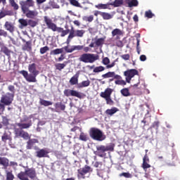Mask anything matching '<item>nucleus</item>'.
<instances>
[{"mask_svg":"<svg viewBox=\"0 0 180 180\" xmlns=\"http://www.w3.org/2000/svg\"><path fill=\"white\" fill-rule=\"evenodd\" d=\"M15 125L19 128H14L15 136L17 139L21 138L24 140H29L27 142V150H32L34 144L39 143V140L36 139H30L29 132L25 131V129H30V127H32L33 125L32 120H30L29 117L25 116L20 120V122L16 123Z\"/></svg>","mask_w":180,"mask_h":180,"instance_id":"obj_1","label":"nucleus"},{"mask_svg":"<svg viewBox=\"0 0 180 180\" xmlns=\"http://www.w3.org/2000/svg\"><path fill=\"white\" fill-rule=\"evenodd\" d=\"M28 71L30 74L26 70L20 71V74L24 77L27 82H37L36 77L40 73V72L37 70V65H36V63L30 64L28 65Z\"/></svg>","mask_w":180,"mask_h":180,"instance_id":"obj_2","label":"nucleus"},{"mask_svg":"<svg viewBox=\"0 0 180 180\" xmlns=\"http://www.w3.org/2000/svg\"><path fill=\"white\" fill-rule=\"evenodd\" d=\"M44 20L48 29H50L52 30V32H58V33H61V37H65V36H67V34L71 32L70 30H64L63 27H57V25L53 22V20H51V19L49 18L47 16L44 17Z\"/></svg>","mask_w":180,"mask_h":180,"instance_id":"obj_3","label":"nucleus"},{"mask_svg":"<svg viewBox=\"0 0 180 180\" xmlns=\"http://www.w3.org/2000/svg\"><path fill=\"white\" fill-rule=\"evenodd\" d=\"M8 91L11 93L7 92L6 94L1 97L0 102L5 106H10L13 102V98H15V93L16 92V89L15 86L11 84L8 86Z\"/></svg>","mask_w":180,"mask_h":180,"instance_id":"obj_4","label":"nucleus"},{"mask_svg":"<svg viewBox=\"0 0 180 180\" xmlns=\"http://www.w3.org/2000/svg\"><path fill=\"white\" fill-rule=\"evenodd\" d=\"M17 176L20 180H30L29 178L32 180L38 179L37 174L34 168H28L25 169V172H20Z\"/></svg>","mask_w":180,"mask_h":180,"instance_id":"obj_5","label":"nucleus"},{"mask_svg":"<svg viewBox=\"0 0 180 180\" xmlns=\"http://www.w3.org/2000/svg\"><path fill=\"white\" fill-rule=\"evenodd\" d=\"M89 134L91 139L96 140V141H103V140H106V135L103 134L102 130L98 128H91Z\"/></svg>","mask_w":180,"mask_h":180,"instance_id":"obj_6","label":"nucleus"},{"mask_svg":"<svg viewBox=\"0 0 180 180\" xmlns=\"http://www.w3.org/2000/svg\"><path fill=\"white\" fill-rule=\"evenodd\" d=\"M102 78L106 79V78H114L115 79V85H122L124 86L126 85L127 82L126 81L123 80V78L122 76L117 75L115 72H108L105 74H103L101 75Z\"/></svg>","mask_w":180,"mask_h":180,"instance_id":"obj_7","label":"nucleus"},{"mask_svg":"<svg viewBox=\"0 0 180 180\" xmlns=\"http://www.w3.org/2000/svg\"><path fill=\"white\" fill-rule=\"evenodd\" d=\"M84 34H85V30H74V27H71L70 32L68 37L66 40V43L70 44L71 43V40L74 39V37H84Z\"/></svg>","mask_w":180,"mask_h":180,"instance_id":"obj_8","label":"nucleus"},{"mask_svg":"<svg viewBox=\"0 0 180 180\" xmlns=\"http://www.w3.org/2000/svg\"><path fill=\"white\" fill-rule=\"evenodd\" d=\"M79 61L82 63H95L98 60V56H96L94 53H83L79 58Z\"/></svg>","mask_w":180,"mask_h":180,"instance_id":"obj_9","label":"nucleus"},{"mask_svg":"<svg viewBox=\"0 0 180 180\" xmlns=\"http://www.w3.org/2000/svg\"><path fill=\"white\" fill-rule=\"evenodd\" d=\"M89 172H94V169L87 165H84L82 168L77 169L78 179H85V175L89 174Z\"/></svg>","mask_w":180,"mask_h":180,"instance_id":"obj_10","label":"nucleus"},{"mask_svg":"<svg viewBox=\"0 0 180 180\" xmlns=\"http://www.w3.org/2000/svg\"><path fill=\"white\" fill-rule=\"evenodd\" d=\"M112 93L113 90L112 89L107 88L100 94V96L106 101L107 105H113V100L110 98Z\"/></svg>","mask_w":180,"mask_h":180,"instance_id":"obj_11","label":"nucleus"},{"mask_svg":"<svg viewBox=\"0 0 180 180\" xmlns=\"http://www.w3.org/2000/svg\"><path fill=\"white\" fill-rule=\"evenodd\" d=\"M65 96H75L79 99H84L85 98V95L83 93L77 91L75 90L72 89H65L63 91Z\"/></svg>","mask_w":180,"mask_h":180,"instance_id":"obj_12","label":"nucleus"},{"mask_svg":"<svg viewBox=\"0 0 180 180\" xmlns=\"http://www.w3.org/2000/svg\"><path fill=\"white\" fill-rule=\"evenodd\" d=\"M141 168L143 169L145 172H146V174L150 173V171H148V169L151 168V165H150V158H148V155H147V153L145 154V155L143 158Z\"/></svg>","mask_w":180,"mask_h":180,"instance_id":"obj_13","label":"nucleus"},{"mask_svg":"<svg viewBox=\"0 0 180 180\" xmlns=\"http://www.w3.org/2000/svg\"><path fill=\"white\" fill-rule=\"evenodd\" d=\"M22 12H26L32 6H34V1L33 0H26L20 1Z\"/></svg>","mask_w":180,"mask_h":180,"instance_id":"obj_14","label":"nucleus"},{"mask_svg":"<svg viewBox=\"0 0 180 180\" xmlns=\"http://www.w3.org/2000/svg\"><path fill=\"white\" fill-rule=\"evenodd\" d=\"M96 151L94 152V154L96 155H98V157H101V158H103V157H106V148L103 145H101L98 146H96Z\"/></svg>","mask_w":180,"mask_h":180,"instance_id":"obj_15","label":"nucleus"},{"mask_svg":"<svg viewBox=\"0 0 180 180\" xmlns=\"http://www.w3.org/2000/svg\"><path fill=\"white\" fill-rule=\"evenodd\" d=\"M22 13H24L28 19H36L39 15V13L36 10H26L25 12H22Z\"/></svg>","mask_w":180,"mask_h":180,"instance_id":"obj_16","label":"nucleus"},{"mask_svg":"<svg viewBox=\"0 0 180 180\" xmlns=\"http://www.w3.org/2000/svg\"><path fill=\"white\" fill-rule=\"evenodd\" d=\"M4 27L9 33L13 34L15 32V25L12 22L6 21Z\"/></svg>","mask_w":180,"mask_h":180,"instance_id":"obj_17","label":"nucleus"},{"mask_svg":"<svg viewBox=\"0 0 180 180\" xmlns=\"http://www.w3.org/2000/svg\"><path fill=\"white\" fill-rule=\"evenodd\" d=\"M124 77L133 78L134 75H139V71L136 69L128 70L124 72Z\"/></svg>","mask_w":180,"mask_h":180,"instance_id":"obj_18","label":"nucleus"},{"mask_svg":"<svg viewBox=\"0 0 180 180\" xmlns=\"http://www.w3.org/2000/svg\"><path fill=\"white\" fill-rule=\"evenodd\" d=\"M22 41L23 43H25V44H24L22 46V50L23 51H32V41H26L25 39H22Z\"/></svg>","mask_w":180,"mask_h":180,"instance_id":"obj_19","label":"nucleus"},{"mask_svg":"<svg viewBox=\"0 0 180 180\" xmlns=\"http://www.w3.org/2000/svg\"><path fill=\"white\" fill-rule=\"evenodd\" d=\"M36 157H37V158H44L47 157L49 152L46 149H40L36 152Z\"/></svg>","mask_w":180,"mask_h":180,"instance_id":"obj_20","label":"nucleus"},{"mask_svg":"<svg viewBox=\"0 0 180 180\" xmlns=\"http://www.w3.org/2000/svg\"><path fill=\"white\" fill-rule=\"evenodd\" d=\"M1 53H3L5 56L10 58L11 54H12V51H11V49H9L6 46L3 45L1 46Z\"/></svg>","mask_w":180,"mask_h":180,"instance_id":"obj_21","label":"nucleus"},{"mask_svg":"<svg viewBox=\"0 0 180 180\" xmlns=\"http://www.w3.org/2000/svg\"><path fill=\"white\" fill-rule=\"evenodd\" d=\"M0 165H2L4 169H7L9 167V159L0 157Z\"/></svg>","mask_w":180,"mask_h":180,"instance_id":"obj_22","label":"nucleus"},{"mask_svg":"<svg viewBox=\"0 0 180 180\" xmlns=\"http://www.w3.org/2000/svg\"><path fill=\"white\" fill-rule=\"evenodd\" d=\"M78 78H79V72H77L73 77H71L69 81L70 85L78 84Z\"/></svg>","mask_w":180,"mask_h":180,"instance_id":"obj_23","label":"nucleus"},{"mask_svg":"<svg viewBox=\"0 0 180 180\" xmlns=\"http://www.w3.org/2000/svg\"><path fill=\"white\" fill-rule=\"evenodd\" d=\"M13 12L11 11L8 10H1L0 11V20L1 19H4L6 16H12Z\"/></svg>","mask_w":180,"mask_h":180,"instance_id":"obj_24","label":"nucleus"},{"mask_svg":"<svg viewBox=\"0 0 180 180\" xmlns=\"http://www.w3.org/2000/svg\"><path fill=\"white\" fill-rule=\"evenodd\" d=\"M111 33H112V37H115V36H117L116 37L117 40H119V39H120V37L118 36H122L123 34V32H122V30L119 28L114 29Z\"/></svg>","mask_w":180,"mask_h":180,"instance_id":"obj_25","label":"nucleus"},{"mask_svg":"<svg viewBox=\"0 0 180 180\" xmlns=\"http://www.w3.org/2000/svg\"><path fill=\"white\" fill-rule=\"evenodd\" d=\"M94 167L97 168L96 169L97 172H101L104 169L103 163L102 162H98V161L95 162L94 165Z\"/></svg>","mask_w":180,"mask_h":180,"instance_id":"obj_26","label":"nucleus"},{"mask_svg":"<svg viewBox=\"0 0 180 180\" xmlns=\"http://www.w3.org/2000/svg\"><path fill=\"white\" fill-rule=\"evenodd\" d=\"M106 39V37L98 38L95 41V47H102L103 44H105V39Z\"/></svg>","mask_w":180,"mask_h":180,"instance_id":"obj_27","label":"nucleus"},{"mask_svg":"<svg viewBox=\"0 0 180 180\" xmlns=\"http://www.w3.org/2000/svg\"><path fill=\"white\" fill-rule=\"evenodd\" d=\"M55 112H58L59 109L60 110H65V105L63 104V103L59 102V103H56L55 105Z\"/></svg>","mask_w":180,"mask_h":180,"instance_id":"obj_28","label":"nucleus"},{"mask_svg":"<svg viewBox=\"0 0 180 180\" xmlns=\"http://www.w3.org/2000/svg\"><path fill=\"white\" fill-rule=\"evenodd\" d=\"M59 9L60 8V6H58V4H57V3H56L53 1H50L49 2V6L46 7V9Z\"/></svg>","mask_w":180,"mask_h":180,"instance_id":"obj_29","label":"nucleus"},{"mask_svg":"<svg viewBox=\"0 0 180 180\" xmlns=\"http://www.w3.org/2000/svg\"><path fill=\"white\" fill-rule=\"evenodd\" d=\"M117 112H119V109L116 107L105 110V113L108 116H113V115H115V113H116Z\"/></svg>","mask_w":180,"mask_h":180,"instance_id":"obj_30","label":"nucleus"},{"mask_svg":"<svg viewBox=\"0 0 180 180\" xmlns=\"http://www.w3.org/2000/svg\"><path fill=\"white\" fill-rule=\"evenodd\" d=\"M126 2L129 8L139 6V1L137 0H126Z\"/></svg>","mask_w":180,"mask_h":180,"instance_id":"obj_31","label":"nucleus"},{"mask_svg":"<svg viewBox=\"0 0 180 180\" xmlns=\"http://www.w3.org/2000/svg\"><path fill=\"white\" fill-rule=\"evenodd\" d=\"M63 51H64V48L56 49L51 51L50 54L51 56H57L58 54H62Z\"/></svg>","mask_w":180,"mask_h":180,"instance_id":"obj_32","label":"nucleus"},{"mask_svg":"<svg viewBox=\"0 0 180 180\" xmlns=\"http://www.w3.org/2000/svg\"><path fill=\"white\" fill-rule=\"evenodd\" d=\"M18 23H20V29H23V27H26V26L28 25V21H27L26 20L23 19V18H20L18 20Z\"/></svg>","mask_w":180,"mask_h":180,"instance_id":"obj_33","label":"nucleus"},{"mask_svg":"<svg viewBox=\"0 0 180 180\" xmlns=\"http://www.w3.org/2000/svg\"><path fill=\"white\" fill-rule=\"evenodd\" d=\"M121 92V95H122V96H131V94H130V91L129 90V88H124L120 90Z\"/></svg>","mask_w":180,"mask_h":180,"instance_id":"obj_34","label":"nucleus"},{"mask_svg":"<svg viewBox=\"0 0 180 180\" xmlns=\"http://www.w3.org/2000/svg\"><path fill=\"white\" fill-rule=\"evenodd\" d=\"M100 15L102 16L104 20H109V19H112V18H113V15H112L109 13L103 12V13H100Z\"/></svg>","mask_w":180,"mask_h":180,"instance_id":"obj_35","label":"nucleus"},{"mask_svg":"<svg viewBox=\"0 0 180 180\" xmlns=\"http://www.w3.org/2000/svg\"><path fill=\"white\" fill-rule=\"evenodd\" d=\"M39 104L41 105L42 106H51V105H53V102L40 98Z\"/></svg>","mask_w":180,"mask_h":180,"instance_id":"obj_36","label":"nucleus"},{"mask_svg":"<svg viewBox=\"0 0 180 180\" xmlns=\"http://www.w3.org/2000/svg\"><path fill=\"white\" fill-rule=\"evenodd\" d=\"M66 65H67V62H65L63 63L55 64L56 69L58 70V71H62V70H64V68H65Z\"/></svg>","mask_w":180,"mask_h":180,"instance_id":"obj_37","label":"nucleus"},{"mask_svg":"<svg viewBox=\"0 0 180 180\" xmlns=\"http://www.w3.org/2000/svg\"><path fill=\"white\" fill-rule=\"evenodd\" d=\"M91 85V81L86 80L82 82L80 84H78V88H86V86H89Z\"/></svg>","mask_w":180,"mask_h":180,"instance_id":"obj_38","label":"nucleus"},{"mask_svg":"<svg viewBox=\"0 0 180 180\" xmlns=\"http://www.w3.org/2000/svg\"><path fill=\"white\" fill-rule=\"evenodd\" d=\"M8 2L14 11H18V9H19V5L16 1H15V0H8Z\"/></svg>","mask_w":180,"mask_h":180,"instance_id":"obj_39","label":"nucleus"},{"mask_svg":"<svg viewBox=\"0 0 180 180\" xmlns=\"http://www.w3.org/2000/svg\"><path fill=\"white\" fill-rule=\"evenodd\" d=\"M7 140H12V138L11 137V135L8 134L7 133H4L1 136V141L4 143H6Z\"/></svg>","mask_w":180,"mask_h":180,"instance_id":"obj_40","label":"nucleus"},{"mask_svg":"<svg viewBox=\"0 0 180 180\" xmlns=\"http://www.w3.org/2000/svg\"><path fill=\"white\" fill-rule=\"evenodd\" d=\"M79 139L82 141H88V135L84 132H82L79 135Z\"/></svg>","mask_w":180,"mask_h":180,"instance_id":"obj_41","label":"nucleus"},{"mask_svg":"<svg viewBox=\"0 0 180 180\" xmlns=\"http://www.w3.org/2000/svg\"><path fill=\"white\" fill-rule=\"evenodd\" d=\"M1 119H2L1 124H3L4 126H9V119H8V117L2 116Z\"/></svg>","mask_w":180,"mask_h":180,"instance_id":"obj_42","label":"nucleus"},{"mask_svg":"<svg viewBox=\"0 0 180 180\" xmlns=\"http://www.w3.org/2000/svg\"><path fill=\"white\" fill-rule=\"evenodd\" d=\"M105 70V67L103 66H97L94 68L93 72L98 73V72H102Z\"/></svg>","mask_w":180,"mask_h":180,"instance_id":"obj_43","label":"nucleus"},{"mask_svg":"<svg viewBox=\"0 0 180 180\" xmlns=\"http://www.w3.org/2000/svg\"><path fill=\"white\" fill-rule=\"evenodd\" d=\"M113 6L117 8L121 5H123V0H115V1L112 4Z\"/></svg>","mask_w":180,"mask_h":180,"instance_id":"obj_44","label":"nucleus"},{"mask_svg":"<svg viewBox=\"0 0 180 180\" xmlns=\"http://www.w3.org/2000/svg\"><path fill=\"white\" fill-rule=\"evenodd\" d=\"M158 127H160V121H155L150 126V129H155L158 131Z\"/></svg>","mask_w":180,"mask_h":180,"instance_id":"obj_45","label":"nucleus"},{"mask_svg":"<svg viewBox=\"0 0 180 180\" xmlns=\"http://www.w3.org/2000/svg\"><path fill=\"white\" fill-rule=\"evenodd\" d=\"M15 179V176L12 172H6V180H13Z\"/></svg>","mask_w":180,"mask_h":180,"instance_id":"obj_46","label":"nucleus"},{"mask_svg":"<svg viewBox=\"0 0 180 180\" xmlns=\"http://www.w3.org/2000/svg\"><path fill=\"white\" fill-rule=\"evenodd\" d=\"M50 50V48H49V46H45L44 47L40 48L39 52L40 54H46V53H47V51H49Z\"/></svg>","mask_w":180,"mask_h":180,"instance_id":"obj_47","label":"nucleus"},{"mask_svg":"<svg viewBox=\"0 0 180 180\" xmlns=\"http://www.w3.org/2000/svg\"><path fill=\"white\" fill-rule=\"evenodd\" d=\"M106 151H115V143H110V145L105 146Z\"/></svg>","mask_w":180,"mask_h":180,"instance_id":"obj_48","label":"nucleus"},{"mask_svg":"<svg viewBox=\"0 0 180 180\" xmlns=\"http://www.w3.org/2000/svg\"><path fill=\"white\" fill-rule=\"evenodd\" d=\"M28 25L31 27H36V26H37V21L28 20Z\"/></svg>","mask_w":180,"mask_h":180,"instance_id":"obj_49","label":"nucleus"},{"mask_svg":"<svg viewBox=\"0 0 180 180\" xmlns=\"http://www.w3.org/2000/svg\"><path fill=\"white\" fill-rule=\"evenodd\" d=\"M120 176H124V178H132L133 175L129 172H122L120 174Z\"/></svg>","mask_w":180,"mask_h":180,"instance_id":"obj_50","label":"nucleus"},{"mask_svg":"<svg viewBox=\"0 0 180 180\" xmlns=\"http://www.w3.org/2000/svg\"><path fill=\"white\" fill-rule=\"evenodd\" d=\"M95 8H97V9H107L108 8V5L98 4L95 6Z\"/></svg>","mask_w":180,"mask_h":180,"instance_id":"obj_51","label":"nucleus"},{"mask_svg":"<svg viewBox=\"0 0 180 180\" xmlns=\"http://www.w3.org/2000/svg\"><path fill=\"white\" fill-rule=\"evenodd\" d=\"M83 20H85V22H92L94 20V15H89L83 17Z\"/></svg>","mask_w":180,"mask_h":180,"instance_id":"obj_52","label":"nucleus"},{"mask_svg":"<svg viewBox=\"0 0 180 180\" xmlns=\"http://www.w3.org/2000/svg\"><path fill=\"white\" fill-rule=\"evenodd\" d=\"M145 16L146 18H148V19H151V18L154 16V14L153 13V12H151L150 10H149L145 12Z\"/></svg>","mask_w":180,"mask_h":180,"instance_id":"obj_53","label":"nucleus"},{"mask_svg":"<svg viewBox=\"0 0 180 180\" xmlns=\"http://www.w3.org/2000/svg\"><path fill=\"white\" fill-rule=\"evenodd\" d=\"M102 63L104 65H106V67L108 65V64H110V60L109 58L105 57L103 58Z\"/></svg>","mask_w":180,"mask_h":180,"instance_id":"obj_54","label":"nucleus"},{"mask_svg":"<svg viewBox=\"0 0 180 180\" xmlns=\"http://www.w3.org/2000/svg\"><path fill=\"white\" fill-rule=\"evenodd\" d=\"M64 50L66 53H72L74 51V46H72L71 48L68 47V46H66L63 47Z\"/></svg>","mask_w":180,"mask_h":180,"instance_id":"obj_55","label":"nucleus"},{"mask_svg":"<svg viewBox=\"0 0 180 180\" xmlns=\"http://www.w3.org/2000/svg\"><path fill=\"white\" fill-rule=\"evenodd\" d=\"M0 37H8V32L5 30L0 29Z\"/></svg>","mask_w":180,"mask_h":180,"instance_id":"obj_56","label":"nucleus"},{"mask_svg":"<svg viewBox=\"0 0 180 180\" xmlns=\"http://www.w3.org/2000/svg\"><path fill=\"white\" fill-rule=\"evenodd\" d=\"M70 3L73 6H79V3L77 0H70Z\"/></svg>","mask_w":180,"mask_h":180,"instance_id":"obj_57","label":"nucleus"},{"mask_svg":"<svg viewBox=\"0 0 180 180\" xmlns=\"http://www.w3.org/2000/svg\"><path fill=\"white\" fill-rule=\"evenodd\" d=\"M121 58H122V60H124L125 61H127L128 60H130V55L129 53L122 55Z\"/></svg>","mask_w":180,"mask_h":180,"instance_id":"obj_58","label":"nucleus"},{"mask_svg":"<svg viewBox=\"0 0 180 180\" xmlns=\"http://www.w3.org/2000/svg\"><path fill=\"white\" fill-rule=\"evenodd\" d=\"M136 51L138 54H140V39H136Z\"/></svg>","mask_w":180,"mask_h":180,"instance_id":"obj_59","label":"nucleus"},{"mask_svg":"<svg viewBox=\"0 0 180 180\" xmlns=\"http://www.w3.org/2000/svg\"><path fill=\"white\" fill-rule=\"evenodd\" d=\"M4 112H5V105L0 102V115H4Z\"/></svg>","mask_w":180,"mask_h":180,"instance_id":"obj_60","label":"nucleus"},{"mask_svg":"<svg viewBox=\"0 0 180 180\" xmlns=\"http://www.w3.org/2000/svg\"><path fill=\"white\" fill-rule=\"evenodd\" d=\"M115 44L117 46V47H120V48L123 47V46H124L123 41H122L121 40L117 41Z\"/></svg>","mask_w":180,"mask_h":180,"instance_id":"obj_61","label":"nucleus"},{"mask_svg":"<svg viewBox=\"0 0 180 180\" xmlns=\"http://www.w3.org/2000/svg\"><path fill=\"white\" fill-rule=\"evenodd\" d=\"M74 51L75 50H82L84 49V46L78 45V46H73Z\"/></svg>","mask_w":180,"mask_h":180,"instance_id":"obj_62","label":"nucleus"},{"mask_svg":"<svg viewBox=\"0 0 180 180\" xmlns=\"http://www.w3.org/2000/svg\"><path fill=\"white\" fill-rule=\"evenodd\" d=\"M65 60V56L64 54H61L60 56L58 58V61H63Z\"/></svg>","mask_w":180,"mask_h":180,"instance_id":"obj_63","label":"nucleus"},{"mask_svg":"<svg viewBox=\"0 0 180 180\" xmlns=\"http://www.w3.org/2000/svg\"><path fill=\"white\" fill-rule=\"evenodd\" d=\"M139 60L141 61H146V60H147V56H146V55H141L139 58Z\"/></svg>","mask_w":180,"mask_h":180,"instance_id":"obj_64","label":"nucleus"}]
</instances>
